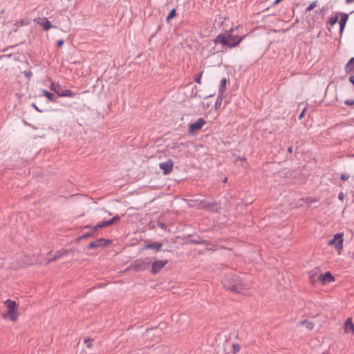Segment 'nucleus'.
<instances>
[{"label":"nucleus","mask_w":354,"mask_h":354,"mask_svg":"<svg viewBox=\"0 0 354 354\" xmlns=\"http://www.w3.org/2000/svg\"><path fill=\"white\" fill-rule=\"evenodd\" d=\"M222 283L226 290L237 293H243V291L248 289V285L245 283L241 278L235 274H225Z\"/></svg>","instance_id":"f257e3e1"},{"label":"nucleus","mask_w":354,"mask_h":354,"mask_svg":"<svg viewBox=\"0 0 354 354\" xmlns=\"http://www.w3.org/2000/svg\"><path fill=\"white\" fill-rule=\"evenodd\" d=\"M244 37H239L233 34V30L230 29L227 34H219L214 39V42L215 44H221L223 46H227L229 48H233L237 46Z\"/></svg>","instance_id":"f03ea898"},{"label":"nucleus","mask_w":354,"mask_h":354,"mask_svg":"<svg viewBox=\"0 0 354 354\" xmlns=\"http://www.w3.org/2000/svg\"><path fill=\"white\" fill-rule=\"evenodd\" d=\"M151 265L150 258L138 259L132 261L130 266L127 268L129 270L134 272H142L147 270Z\"/></svg>","instance_id":"7ed1b4c3"},{"label":"nucleus","mask_w":354,"mask_h":354,"mask_svg":"<svg viewBox=\"0 0 354 354\" xmlns=\"http://www.w3.org/2000/svg\"><path fill=\"white\" fill-rule=\"evenodd\" d=\"M50 88L51 91H54L57 94L59 97H75L77 95V93L69 89L63 88L59 84L51 83L50 86Z\"/></svg>","instance_id":"20e7f679"},{"label":"nucleus","mask_w":354,"mask_h":354,"mask_svg":"<svg viewBox=\"0 0 354 354\" xmlns=\"http://www.w3.org/2000/svg\"><path fill=\"white\" fill-rule=\"evenodd\" d=\"M5 304H6L8 307L7 314L4 315V317H6L7 315L10 317V319L12 321H15L17 319V308H16V303L14 301H12L10 299H7L5 301Z\"/></svg>","instance_id":"39448f33"},{"label":"nucleus","mask_w":354,"mask_h":354,"mask_svg":"<svg viewBox=\"0 0 354 354\" xmlns=\"http://www.w3.org/2000/svg\"><path fill=\"white\" fill-rule=\"evenodd\" d=\"M328 245H335V248L340 251L343 248V233H337L334 235L333 238L330 239Z\"/></svg>","instance_id":"423d86ee"},{"label":"nucleus","mask_w":354,"mask_h":354,"mask_svg":"<svg viewBox=\"0 0 354 354\" xmlns=\"http://www.w3.org/2000/svg\"><path fill=\"white\" fill-rule=\"evenodd\" d=\"M169 261L165 260H156L151 264V273L152 274H156L158 273L167 263Z\"/></svg>","instance_id":"0eeeda50"},{"label":"nucleus","mask_w":354,"mask_h":354,"mask_svg":"<svg viewBox=\"0 0 354 354\" xmlns=\"http://www.w3.org/2000/svg\"><path fill=\"white\" fill-rule=\"evenodd\" d=\"M111 243V241L105 239H99L94 241L91 242L87 248L88 249H93L100 247H104Z\"/></svg>","instance_id":"6e6552de"},{"label":"nucleus","mask_w":354,"mask_h":354,"mask_svg":"<svg viewBox=\"0 0 354 354\" xmlns=\"http://www.w3.org/2000/svg\"><path fill=\"white\" fill-rule=\"evenodd\" d=\"M174 162L171 159L159 164L160 168L163 171L165 175L170 174L173 170Z\"/></svg>","instance_id":"1a4fd4ad"},{"label":"nucleus","mask_w":354,"mask_h":354,"mask_svg":"<svg viewBox=\"0 0 354 354\" xmlns=\"http://www.w3.org/2000/svg\"><path fill=\"white\" fill-rule=\"evenodd\" d=\"M205 123H206L205 120L203 118H200L196 122H193V123L189 124V129L191 131H196V130H199V129H201L203 127V126Z\"/></svg>","instance_id":"9d476101"},{"label":"nucleus","mask_w":354,"mask_h":354,"mask_svg":"<svg viewBox=\"0 0 354 354\" xmlns=\"http://www.w3.org/2000/svg\"><path fill=\"white\" fill-rule=\"evenodd\" d=\"M84 228H88L89 229V231L86 233L83 234L82 235L79 236V239H84L89 237L94 236L95 235L96 232L98 229H95V225L91 226V225H85L84 226Z\"/></svg>","instance_id":"9b49d317"},{"label":"nucleus","mask_w":354,"mask_h":354,"mask_svg":"<svg viewBox=\"0 0 354 354\" xmlns=\"http://www.w3.org/2000/svg\"><path fill=\"white\" fill-rule=\"evenodd\" d=\"M35 21H36L38 24H39L41 26H42V28L45 30H48L50 28L53 27V26L50 24V22L47 19V18H45V17L44 18L39 17L37 19H35Z\"/></svg>","instance_id":"f8f14e48"},{"label":"nucleus","mask_w":354,"mask_h":354,"mask_svg":"<svg viewBox=\"0 0 354 354\" xmlns=\"http://www.w3.org/2000/svg\"><path fill=\"white\" fill-rule=\"evenodd\" d=\"M319 278L323 284L329 283L335 281L334 277L330 272L321 274Z\"/></svg>","instance_id":"ddd939ff"},{"label":"nucleus","mask_w":354,"mask_h":354,"mask_svg":"<svg viewBox=\"0 0 354 354\" xmlns=\"http://www.w3.org/2000/svg\"><path fill=\"white\" fill-rule=\"evenodd\" d=\"M162 247V243H161L160 242H154L152 243H148V244L145 245L142 247V250H145L151 249V250H154L158 252V251L160 250Z\"/></svg>","instance_id":"4468645a"},{"label":"nucleus","mask_w":354,"mask_h":354,"mask_svg":"<svg viewBox=\"0 0 354 354\" xmlns=\"http://www.w3.org/2000/svg\"><path fill=\"white\" fill-rule=\"evenodd\" d=\"M192 242L195 244H198V245H203L206 246V248L208 250H212L214 247V245L211 242H209L207 240H205V239H200V238L198 239L192 240Z\"/></svg>","instance_id":"2eb2a0df"},{"label":"nucleus","mask_w":354,"mask_h":354,"mask_svg":"<svg viewBox=\"0 0 354 354\" xmlns=\"http://www.w3.org/2000/svg\"><path fill=\"white\" fill-rule=\"evenodd\" d=\"M340 17H341V19L339 21V32H340V34H342V32L344 31L346 21L348 19V15L346 13L341 12Z\"/></svg>","instance_id":"dca6fc26"},{"label":"nucleus","mask_w":354,"mask_h":354,"mask_svg":"<svg viewBox=\"0 0 354 354\" xmlns=\"http://www.w3.org/2000/svg\"><path fill=\"white\" fill-rule=\"evenodd\" d=\"M344 71L347 74L354 73V57L351 58L346 63L344 66Z\"/></svg>","instance_id":"f3484780"},{"label":"nucleus","mask_w":354,"mask_h":354,"mask_svg":"<svg viewBox=\"0 0 354 354\" xmlns=\"http://www.w3.org/2000/svg\"><path fill=\"white\" fill-rule=\"evenodd\" d=\"M41 93L43 95L47 97V99L53 102H57V97H56L54 94L50 93L49 91L42 89L41 91Z\"/></svg>","instance_id":"a211bd4d"},{"label":"nucleus","mask_w":354,"mask_h":354,"mask_svg":"<svg viewBox=\"0 0 354 354\" xmlns=\"http://www.w3.org/2000/svg\"><path fill=\"white\" fill-rule=\"evenodd\" d=\"M344 331L346 333H354V324L351 318H348L345 323Z\"/></svg>","instance_id":"6ab92c4d"},{"label":"nucleus","mask_w":354,"mask_h":354,"mask_svg":"<svg viewBox=\"0 0 354 354\" xmlns=\"http://www.w3.org/2000/svg\"><path fill=\"white\" fill-rule=\"evenodd\" d=\"M113 223L111 219H109V220H106V221H102V222H100L98 223L97 225H95V229H100V228H103V227H106L107 226H109L111 225H112Z\"/></svg>","instance_id":"aec40b11"},{"label":"nucleus","mask_w":354,"mask_h":354,"mask_svg":"<svg viewBox=\"0 0 354 354\" xmlns=\"http://www.w3.org/2000/svg\"><path fill=\"white\" fill-rule=\"evenodd\" d=\"M299 325H304L308 329L313 330L314 328V324L312 322L304 320L299 322Z\"/></svg>","instance_id":"412c9836"},{"label":"nucleus","mask_w":354,"mask_h":354,"mask_svg":"<svg viewBox=\"0 0 354 354\" xmlns=\"http://www.w3.org/2000/svg\"><path fill=\"white\" fill-rule=\"evenodd\" d=\"M227 80L226 78H223L220 82V88L218 90V93L224 94L225 86H226Z\"/></svg>","instance_id":"4be33fe9"},{"label":"nucleus","mask_w":354,"mask_h":354,"mask_svg":"<svg viewBox=\"0 0 354 354\" xmlns=\"http://www.w3.org/2000/svg\"><path fill=\"white\" fill-rule=\"evenodd\" d=\"M338 13H336L335 15H332L329 17L328 19V24L330 25V26H333L335 25L337 21H338Z\"/></svg>","instance_id":"5701e85b"},{"label":"nucleus","mask_w":354,"mask_h":354,"mask_svg":"<svg viewBox=\"0 0 354 354\" xmlns=\"http://www.w3.org/2000/svg\"><path fill=\"white\" fill-rule=\"evenodd\" d=\"M223 95H224V94H222L221 93H218V96H217V98H216V102H215V107L216 108L219 107L221 105V103H222V101H223Z\"/></svg>","instance_id":"b1692460"},{"label":"nucleus","mask_w":354,"mask_h":354,"mask_svg":"<svg viewBox=\"0 0 354 354\" xmlns=\"http://www.w3.org/2000/svg\"><path fill=\"white\" fill-rule=\"evenodd\" d=\"M317 6V1H315L312 2L306 8V12H310L313 10Z\"/></svg>","instance_id":"393cba45"},{"label":"nucleus","mask_w":354,"mask_h":354,"mask_svg":"<svg viewBox=\"0 0 354 354\" xmlns=\"http://www.w3.org/2000/svg\"><path fill=\"white\" fill-rule=\"evenodd\" d=\"M176 16V9H172L167 17V21H169Z\"/></svg>","instance_id":"a878e982"},{"label":"nucleus","mask_w":354,"mask_h":354,"mask_svg":"<svg viewBox=\"0 0 354 354\" xmlns=\"http://www.w3.org/2000/svg\"><path fill=\"white\" fill-rule=\"evenodd\" d=\"M240 346L238 344H234L232 345L233 354H236L240 351Z\"/></svg>","instance_id":"bb28decb"},{"label":"nucleus","mask_w":354,"mask_h":354,"mask_svg":"<svg viewBox=\"0 0 354 354\" xmlns=\"http://www.w3.org/2000/svg\"><path fill=\"white\" fill-rule=\"evenodd\" d=\"M203 71H201L200 73L197 75V76L195 77V82L198 84H201V78L203 75Z\"/></svg>","instance_id":"cd10ccee"},{"label":"nucleus","mask_w":354,"mask_h":354,"mask_svg":"<svg viewBox=\"0 0 354 354\" xmlns=\"http://www.w3.org/2000/svg\"><path fill=\"white\" fill-rule=\"evenodd\" d=\"M344 104L348 106L354 105V100L348 99V100H345Z\"/></svg>","instance_id":"c85d7f7f"},{"label":"nucleus","mask_w":354,"mask_h":354,"mask_svg":"<svg viewBox=\"0 0 354 354\" xmlns=\"http://www.w3.org/2000/svg\"><path fill=\"white\" fill-rule=\"evenodd\" d=\"M350 176L348 174H342L340 176V179L342 180H346L349 178Z\"/></svg>","instance_id":"c756f323"},{"label":"nucleus","mask_w":354,"mask_h":354,"mask_svg":"<svg viewBox=\"0 0 354 354\" xmlns=\"http://www.w3.org/2000/svg\"><path fill=\"white\" fill-rule=\"evenodd\" d=\"M120 219H121V217L119 215H116L111 218L113 223L119 221Z\"/></svg>","instance_id":"7c9ffc66"},{"label":"nucleus","mask_w":354,"mask_h":354,"mask_svg":"<svg viewBox=\"0 0 354 354\" xmlns=\"http://www.w3.org/2000/svg\"><path fill=\"white\" fill-rule=\"evenodd\" d=\"M64 39H62L58 40V41H57V47H59H59H62V46H63V44H64Z\"/></svg>","instance_id":"2f4dec72"},{"label":"nucleus","mask_w":354,"mask_h":354,"mask_svg":"<svg viewBox=\"0 0 354 354\" xmlns=\"http://www.w3.org/2000/svg\"><path fill=\"white\" fill-rule=\"evenodd\" d=\"M306 111V109H304L303 111H301V113L298 116V119L299 120H301L303 118L304 115V113Z\"/></svg>","instance_id":"473e14b6"},{"label":"nucleus","mask_w":354,"mask_h":354,"mask_svg":"<svg viewBox=\"0 0 354 354\" xmlns=\"http://www.w3.org/2000/svg\"><path fill=\"white\" fill-rule=\"evenodd\" d=\"M349 82L354 86V75L349 77Z\"/></svg>","instance_id":"72a5a7b5"},{"label":"nucleus","mask_w":354,"mask_h":354,"mask_svg":"<svg viewBox=\"0 0 354 354\" xmlns=\"http://www.w3.org/2000/svg\"><path fill=\"white\" fill-rule=\"evenodd\" d=\"M32 106L35 110H37L38 112H40V113H41V112H42V111H41V109H39L36 106V104H35V103H32Z\"/></svg>","instance_id":"f704fd0d"},{"label":"nucleus","mask_w":354,"mask_h":354,"mask_svg":"<svg viewBox=\"0 0 354 354\" xmlns=\"http://www.w3.org/2000/svg\"><path fill=\"white\" fill-rule=\"evenodd\" d=\"M84 342L87 344L86 346L88 348H91V344L88 343V339H84Z\"/></svg>","instance_id":"c9c22d12"},{"label":"nucleus","mask_w":354,"mask_h":354,"mask_svg":"<svg viewBox=\"0 0 354 354\" xmlns=\"http://www.w3.org/2000/svg\"><path fill=\"white\" fill-rule=\"evenodd\" d=\"M292 150H293V147H292V146H290V147H289L288 148V153H291L292 152Z\"/></svg>","instance_id":"e433bc0d"},{"label":"nucleus","mask_w":354,"mask_h":354,"mask_svg":"<svg viewBox=\"0 0 354 354\" xmlns=\"http://www.w3.org/2000/svg\"><path fill=\"white\" fill-rule=\"evenodd\" d=\"M344 198V196H343V194L342 193H340L339 195V199L342 200Z\"/></svg>","instance_id":"4c0bfd02"},{"label":"nucleus","mask_w":354,"mask_h":354,"mask_svg":"<svg viewBox=\"0 0 354 354\" xmlns=\"http://www.w3.org/2000/svg\"><path fill=\"white\" fill-rule=\"evenodd\" d=\"M25 75L26 76H30L31 75V73L30 72H25Z\"/></svg>","instance_id":"58836bf2"},{"label":"nucleus","mask_w":354,"mask_h":354,"mask_svg":"<svg viewBox=\"0 0 354 354\" xmlns=\"http://www.w3.org/2000/svg\"><path fill=\"white\" fill-rule=\"evenodd\" d=\"M161 227H164L165 225L163 223H161L159 225Z\"/></svg>","instance_id":"ea45409f"},{"label":"nucleus","mask_w":354,"mask_h":354,"mask_svg":"<svg viewBox=\"0 0 354 354\" xmlns=\"http://www.w3.org/2000/svg\"><path fill=\"white\" fill-rule=\"evenodd\" d=\"M323 354H330V353L328 351H326V352H324Z\"/></svg>","instance_id":"a19ab883"},{"label":"nucleus","mask_w":354,"mask_h":354,"mask_svg":"<svg viewBox=\"0 0 354 354\" xmlns=\"http://www.w3.org/2000/svg\"><path fill=\"white\" fill-rule=\"evenodd\" d=\"M223 182L224 183L227 182V178H225V179L223 180Z\"/></svg>","instance_id":"79ce46f5"}]
</instances>
